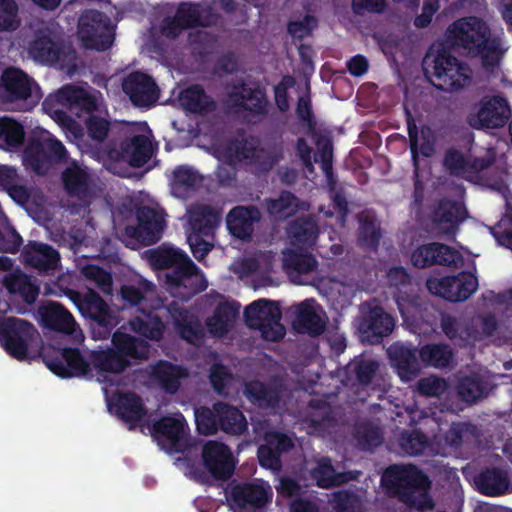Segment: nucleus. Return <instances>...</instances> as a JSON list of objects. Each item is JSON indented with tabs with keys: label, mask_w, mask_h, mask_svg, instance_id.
I'll use <instances>...</instances> for the list:
<instances>
[{
	"label": "nucleus",
	"mask_w": 512,
	"mask_h": 512,
	"mask_svg": "<svg viewBox=\"0 0 512 512\" xmlns=\"http://www.w3.org/2000/svg\"><path fill=\"white\" fill-rule=\"evenodd\" d=\"M471 435V427L467 424H457L447 432L444 441L439 439L437 443L429 446V449L437 454L448 455L451 450L458 447L463 441H467Z\"/></svg>",
	"instance_id": "nucleus-45"
},
{
	"label": "nucleus",
	"mask_w": 512,
	"mask_h": 512,
	"mask_svg": "<svg viewBox=\"0 0 512 512\" xmlns=\"http://www.w3.org/2000/svg\"><path fill=\"white\" fill-rule=\"evenodd\" d=\"M190 224L194 232L188 234L187 241L195 258L202 260L213 247V232L215 230V217L210 215L201 228L197 226L195 216H190Z\"/></svg>",
	"instance_id": "nucleus-33"
},
{
	"label": "nucleus",
	"mask_w": 512,
	"mask_h": 512,
	"mask_svg": "<svg viewBox=\"0 0 512 512\" xmlns=\"http://www.w3.org/2000/svg\"><path fill=\"white\" fill-rule=\"evenodd\" d=\"M404 453L416 455L428 448L425 437L419 432L404 435L400 443Z\"/></svg>",
	"instance_id": "nucleus-63"
},
{
	"label": "nucleus",
	"mask_w": 512,
	"mask_h": 512,
	"mask_svg": "<svg viewBox=\"0 0 512 512\" xmlns=\"http://www.w3.org/2000/svg\"><path fill=\"white\" fill-rule=\"evenodd\" d=\"M153 291V285L145 280L139 281V287L125 285L121 289V297L131 306L141 305L138 315L130 321L131 329L139 335L151 339L159 340L163 335V324L159 318L163 316L164 310L157 309V312H146L143 309L144 303Z\"/></svg>",
	"instance_id": "nucleus-7"
},
{
	"label": "nucleus",
	"mask_w": 512,
	"mask_h": 512,
	"mask_svg": "<svg viewBox=\"0 0 512 512\" xmlns=\"http://www.w3.org/2000/svg\"><path fill=\"white\" fill-rule=\"evenodd\" d=\"M311 475L316 484L322 488H328L345 481V476L337 474L327 459L318 460L316 466L311 469Z\"/></svg>",
	"instance_id": "nucleus-55"
},
{
	"label": "nucleus",
	"mask_w": 512,
	"mask_h": 512,
	"mask_svg": "<svg viewBox=\"0 0 512 512\" xmlns=\"http://www.w3.org/2000/svg\"><path fill=\"white\" fill-rule=\"evenodd\" d=\"M78 36L87 48L106 50L113 43V26L101 13L86 11L79 19Z\"/></svg>",
	"instance_id": "nucleus-17"
},
{
	"label": "nucleus",
	"mask_w": 512,
	"mask_h": 512,
	"mask_svg": "<svg viewBox=\"0 0 512 512\" xmlns=\"http://www.w3.org/2000/svg\"><path fill=\"white\" fill-rule=\"evenodd\" d=\"M306 204H299V201L288 192H284L278 199L271 200L267 209L270 215L276 219L286 218L294 214L298 209H306Z\"/></svg>",
	"instance_id": "nucleus-54"
},
{
	"label": "nucleus",
	"mask_w": 512,
	"mask_h": 512,
	"mask_svg": "<svg viewBox=\"0 0 512 512\" xmlns=\"http://www.w3.org/2000/svg\"><path fill=\"white\" fill-rule=\"evenodd\" d=\"M201 182L199 174L190 167L181 166L173 171L171 190L174 196L184 198L190 189Z\"/></svg>",
	"instance_id": "nucleus-46"
},
{
	"label": "nucleus",
	"mask_w": 512,
	"mask_h": 512,
	"mask_svg": "<svg viewBox=\"0 0 512 512\" xmlns=\"http://www.w3.org/2000/svg\"><path fill=\"white\" fill-rule=\"evenodd\" d=\"M273 496L270 485L263 480L236 485L230 493L233 512H263Z\"/></svg>",
	"instance_id": "nucleus-16"
},
{
	"label": "nucleus",
	"mask_w": 512,
	"mask_h": 512,
	"mask_svg": "<svg viewBox=\"0 0 512 512\" xmlns=\"http://www.w3.org/2000/svg\"><path fill=\"white\" fill-rule=\"evenodd\" d=\"M24 139L23 127L16 121L0 118V148L9 150L18 147Z\"/></svg>",
	"instance_id": "nucleus-52"
},
{
	"label": "nucleus",
	"mask_w": 512,
	"mask_h": 512,
	"mask_svg": "<svg viewBox=\"0 0 512 512\" xmlns=\"http://www.w3.org/2000/svg\"><path fill=\"white\" fill-rule=\"evenodd\" d=\"M28 53L37 62L58 64L61 68L69 66L75 58L71 48L61 42L60 36L51 27L39 31L30 43Z\"/></svg>",
	"instance_id": "nucleus-13"
},
{
	"label": "nucleus",
	"mask_w": 512,
	"mask_h": 512,
	"mask_svg": "<svg viewBox=\"0 0 512 512\" xmlns=\"http://www.w3.org/2000/svg\"><path fill=\"white\" fill-rule=\"evenodd\" d=\"M408 134L410 138V149L415 170L418 169L419 156L430 157L434 154V133L428 127H422L420 132L415 124L408 121Z\"/></svg>",
	"instance_id": "nucleus-39"
},
{
	"label": "nucleus",
	"mask_w": 512,
	"mask_h": 512,
	"mask_svg": "<svg viewBox=\"0 0 512 512\" xmlns=\"http://www.w3.org/2000/svg\"><path fill=\"white\" fill-rule=\"evenodd\" d=\"M24 261L39 270L54 269L59 261L58 253L46 244L30 243L22 253Z\"/></svg>",
	"instance_id": "nucleus-41"
},
{
	"label": "nucleus",
	"mask_w": 512,
	"mask_h": 512,
	"mask_svg": "<svg viewBox=\"0 0 512 512\" xmlns=\"http://www.w3.org/2000/svg\"><path fill=\"white\" fill-rule=\"evenodd\" d=\"M110 411L115 412L126 421H138L144 415L143 405L134 394H121L116 398L109 395V389L103 388Z\"/></svg>",
	"instance_id": "nucleus-38"
},
{
	"label": "nucleus",
	"mask_w": 512,
	"mask_h": 512,
	"mask_svg": "<svg viewBox=\"0 0 512 512\" xmlns=\"http://www.w3.org/2000/svg\"><path fill=\"white\" fill-rule=\"evenodd\" d=\"M63 181L70 194L84 196L88 190L89 174L86 169L73 162L63 172Z\"/></svg>",
	"instance_id": "nucleus-47"
},
{
	"label": "nucleus",
	"mask_w": 512,
	"mask_h": 512,
	"mask_svg": "<svg viewBox=\"0 0 512 512\" xmlns=\"http://www.w3.org/2000/svg\"><path fill=\"white\" fill-rule=\"evenodd\" d=\"M446 382L436 377L423 378L418 383L419 391L428 396H439L446 390Z\"/></svg>",
	"instance_id": "nucleus-64"
},
{
	"label": "nucleus",
	"mask_w": 512,
	"mask_h": 512,
	"mask_svg": "<svg viewBox=\"0 0 512 512\" xmlns=\"http://www.w3.org/2000/svg\"><path fill=\"white\" fill-rule=\"evenodd\" d=\"M448 38L452 44L462 47L469 54L479 56L483 66L494 74L505 51L499 36L490 33L487 24L477 17L462 18L448 29Z\"/></svg>",
	"instance_id": "nucleus-3"
},
{
	"label": "nucleus",
	"mask_w": 512,
	"mask_h": 512,
	"mask_svg": "<svg viewBox=\"0 0 512 512\" xmlns=\"http://www.w3.org/2000/svg\"><path fill=\"white\" fill-rule=\"evenodd\" d=\"M481 492L487 495H499L508 488L506 474L501 471L491 470L483 473L478 479Z\"/></svg>",
	"instance_id": "nucleus-56"
},
{
	"label": "nucleus",
	"mask_w": 512,
	"mask_h": 512,
	"mask_svg": "<svg viewBox=\"0 0 512 512\" xmlns=\"http://www.w3.org/2000/svg\"><path fill=\"white\" fill-rule=\"evenodd\" d=\"M123 90L137 106H149L157 101L158 89L146 74H130L123 82Z\"/></svg>",
	"instance_id": "nucleus-28"
},
{
	"label": "nucleus",
	"mask_w": 512,
	"mask_h": 512,
	"mask_svg": "<svg viewBox=\"0 0 512 512\" xmlns=\"http://www.w3.org/2000/svg\"><path fill=\"white\" fill-rule=\"evenodd\" d=\"M228 103L232 107L245 110L262 112L266 107V98L262 90L248 86L235 88L230 94Z\"/></svg>",
	"instance_id": "nucleus-43"
},
{
	"label": "nucleus",
	"mask_w": 512,
	"mask_h": 512,
	"mask_svg": "<svg viewBox=\"0 0 512 512\" xmlns=\"http://www.w3.org/2000/svg\"><path fill=\"white\" fill-rule=\"evenodd\" d=\"M216 156L222 162L217 171V176L221 182H227L231 179L236 162L244 159L259 160L264 157L262 150H254L252 143L248 141L235 143L229 147L218 148Z\"/></svg>",
	"instance_id": "nucleus-24"
},
{
	"label": "nucleus",
	"mask_w": 512,
	"mask_h": 512,
	"mask_svg": "<svg viewBox=\"0 0 512 512\" xmlns=\"http://www.w3.org/2000/svg\"><path fill=\"white\" fill-rule=\"evenodd\" d=\"M317 228L311 220H297L288 230L290 247L283 252V266L290 275L292 281L297 284H305L301 275L312 272L317 262L305 251L316 240Z\"/></svg>",
	"instance_id": "nucleus-4"
},
{
	"label": "nucleus",
	"mask_w": 512,
	"mask_h": 512,
	"mask_svg": "<svg viewBox=\"0 0 512 512\" xmlns=\"http://www.w3.org/2000/svg\"><path fill=\"white\" fill-rule=\"evenodd\" d=\"M238 315L239 305L222 302L217 306L213 315L207 319V328L214 336H223L233 327Z\"/></svg>",
	"instance_id": "nucleus-40"
},
{
	"label": "nucleus",
	"mask_w": 512,
	"mask_h": 512,
	"mask_svg": "<svg viewBox=\"0 0 512 512\" xmlns=\"http://www.w3.org/2000/svg\"><path fill=\"white\" fill-rule=\"evenodd\" d=\"M259 219V211L255 208L236 207L227 216V227L233 236L247 239L251 236L254 224Z\"/></svg>",
	"instance_id": "nucleus-37"
},
{
	"label": "nucleus",
	"mask_w": 512,
	"mask_h": 512,
	"mask_svg": "<svg viewBox=\"0 0 512 512\" xmlns=\"http://www.w3.org/2000/svg\"><path fill=\"white\" fill-rule=\"evenodd\" d=\"M192 215L196 217L197 226H199L200 228H201V226H203L205 224L206 218L210 215H213L215 217V228L219 224V219H220L219 213L212 207L204 205V204H197V205L191 206L187 210V213L184 217L185 231H186L187 235L194 232V229H192L190 221H189L190 216H192Z\"/></svg>",
	"instance_id": "nucleus-59"
},
{
	"label": "nucleus",
	"mask_w": 512,
	"mask_h": 512,
	"mask_svg": "<svg viewBox=\"0 0 512 512\" xmlns=\"http://www.w3.org/2000/svg\"><path fill=\"white\" fill-rule=\"evenodd\" d=\"M145 257L149 264L155 269L174 268L172 274L166 275V280H168V276H176L177 272L183 267L191 268V260L184 252L178 248L167 245L146 251ZM166 284L168 285V281H166Z\"/></svg>",
	"instance_id": "nucleus-30"
},
{
	"label": "nucleus",
	"mask_w": 512,
	"mask_h": 512,
	"mask_svg": "<svg viewBox=\"0 0 512 512\" xmlns=\"http://www.w3.org/2000/svg\"><path fill=\"white\" fill-rule=\"evenodd\" d=\"M168 312L171 314L177 333L190 343H197L202 336L199 323L193 314L174 304Z\"/></svg>",
	"instance_id": "nucleus-42"
},
{
	"label": "nucleus",
	"mask_w": 512,
	"mask_h": 512,
	"mask_svg": "<svg viewBox=\"0 0 512 512\" xmlns=\"http://www.w3.org/2000/svg\"><path fill=\"white\" fill-rule=\"evenodd\" d=\"M43 324L53 330L71 335L76 342H82L84 335L73 316L62 305L52 302L39 310Z\"/></svg>",
	"instance_id": "nucleus-25"
},
{
	"label": "nucleus",
	"mask_w": 512,
	"mask_h": 512,
	"mask_svg": "<svg viewBox=\"0 0 512 512\" xmlns=\"http://www.w3.org/2000/svg\"><path fill=\"white\" fill-rule=\"evenodd\" d=\"M207 286L204 275L191 262V268L183 267L176 276H168V289L178 298H186L203 291Z\"/></svg>",
	"instance_id": "nucleus-27"
},
{
	"label": "nucleus",
	"mask_w": 512,
	"mask_h": 512,
	"mask_svg": "<svg viewBox=\"0 0 512 512\" xmlns=\"http://www.w3.org/2000/svg\"><path fill=\"white\" fill-rule=\"evenodd\" d=\"M423 364L435 367L446 366L451 360V351L446 346L431 345L425 346L419 352Z\"/></svg>",
	"instance_id": "nucleus-58"
},
{
	"label": "nucleus",
	"mask_w": 512,
	"mask_h": 512,
	"mask_svg": "<svg viewBox=\"0 0 512 512\" xmlns=\"http://www.w3.org/2000/svg\"><path fill=\"white\" fill-rule=\"evenodd\" d=\"M382 484L388 490L397 493L402 500L419 510L433 507L428 495L429 481L413 466H393L385 471Z\"/></svg>",
	"instance_id": "nucleus-5"
},
{
	"label": "nucleus",
	"mask_w": 512,
	"mask_h": 512,
	"mask_svg": "<svg viewBox=\"0 0 512 512\" xmlns=\"http://www.w3.org/2000/svg\"><path fill=\"white\" fill-rule=\"evenodd\" d=\"M0 87L9 100L27 101V106L35 105L42 97L39 86L21 70L10 68L3 72Z\"/></svg>",
	"instance_id": "nucleus-22"
},
{
	"label": "nucleus",
	"mask_w": 512,
	"mask_h": 512,
	"mask_svg": "<svg viewBox=\"0 0 512 512\" xmlns=\"http://www.w3.org/2000/svg\"><path fill=\"white\" fill-rule=\"evenodd\" d=\"M195 421L198 431L205 435L216 432L218 427L227 433L240 434L247 425L240 411L221 403L214 405L213 409H196Z\"/></svg>",
	"instance_id": "nucleus-11"
},
{
	"label": "nucleus",
	"mask_w": 512,
	"mask_h": 512,
	"mask_svg": "<svg viewBox=\"0 0 512 512\" xmlns=\"http://www.w3.org/2000/svg\"><path fill=\"white\" fill-rule=\"evenodd\" d=\"M127 139L121 150L111 151L108 169L120 176H128V166L141 167L152 156L151 133L146 123H134L126 128Z\"/></svg>",
	"instance_id": "nucleus-6"
},
{
	"label": "nucleus",
	"mask_w": 512,
	"mask_h": 512,
	"mask_svg": "<svg viewBox=\"0 0 512 512\" xmlns=\"http://www.w3.org/2000/svg\"><path fill=\"white\" fill-rule=\"evenodd\" d=\"M66 159V149L50 132L40 130L24 153V164L38 174H45L55 161Z\"/></svg>",
	"instance_id": "nucleus-10"
},
{
	"label": "nucleus",
	"mask_w": 512,
	"mask_h": 512,
	"mask_svg": "<svg viewBox=\"0 0 512 512\" xmlns=\"http://www.w3.org/2000/svg\"><path fill=\"white\" fill-rule=\"evenodd\" d=\"M0 182L6 187L8 195L18 204H25L29 197L30 192L28 189L19 184L18 175L16 170L9 167L0 168Z\"/></svg>",
	"instance_id": "nucleus-49"
},
{
	"label": "nucleus",
	"mask_w": 512,
	"mask_h": 512,
	"mask_svg": "<svg viewBox=\"0 0 512 512\" xmlns=\"http://www.w3.org/2000/svg\"><path fill=\"white\" fill-rule=\"evenodd\" d=\"M465 217V209L460 203L444 202L436 212V221L444 232L452 230Z\"/></svg>",
	"instance_id": "nucleus-53"
},
{
	"label": "nucleus",
	"mask_w": 512,
	"mask_h": 512,
	"mask_svg": "<svg viewBox=\"0 0 512 512\" xmlns=\"http://www.w3.org/2000/svg\"><path fill=\"white\" fill-rule=\"evenodd\" d=\"M65 295L75 304L82 315L91 318L99 326L111 329L117 325V317L95 292L89 290L82 295L77 291L67 290Z\"/></svg>",
	"instance_id": "nucleus-21"
},
{
	"label": "nucleus",
	"mask_w": 512,
	"mask_h": 512,
	"mask_svg": "<svg viewBox=\"0 0 512 512\" xmlns=\"http://www.w3.org/2000/svg\"><path fill=\"white\" fill-rule=\"evenodd\" d=\"M188 426L180 413L165 416L154 423L152 435L167 453L180 452L186 447Z\"/></svg>",
	"instance_id": "nucleus-20"
},
{
	"label": "nucleus",
	"mask_w": 512,
	"mask_h": 512,
	"mask_svg": "<svg viewBox=\"0 0 512 512\" xmlns=\"http://www.w3.org/2000/svg\"><path fill=\"white\" fill-rule=\"evenodd\" d=\"M510 114V108L505 98L499 95H487L474 106L468 116V122L477 129L499 128L504 126Z\"/></svg>",
	"instance_id": "nucleus-18"
},
{
	"label": "nucleus",
	"mask_w": 512,
	"mask_h": 512,
	"mask_svg": "<svg viewBox=\"0 0 512 512\" xmlns=\"http://www.w3.org/2000/svg\"><path fill=\"white\" fill-rule=\"evenodd\" d=\"M280 319L279 307L268 300L255 301L245 310L247 326L259 330L262 337L268 341H277L284 336L285 329Z\"/></svg>",
	"instance_id": "nucleus-14"
},
{
	"label": "nucleus",
	"mask_w": 512,
	"mask_h": 512,
	"mask_svg": "<svg viewBox=\"0 0 512 512\" xmlns=\"http://www.w3.org/2000/svg\"><path fill=\"white\" fill-rule=\"evenodd\" d=\"M424 70L434 86L446 91H456L471 80L470 69L447 54L430 51L424 58Z\"/></svg>",
	"instance_id": "nucleus-8"
},
{
	"label": "nucleus",
	"mask_w": 512,
	"mask_h": 512,
	"mask_svg": "<svg viewBox=\"0 0 512 512\" xmlns=\"http://www.w3.org/2000/svg\"><path fill=\"white\" fill-rule=\"evenodd\" d=\"M326 314L314 300L308 299L296 306V327L311 334L321 333L326 325Z\"/></svg>",
	"instance_id": "nucleus-32"
},
{
	"label": "nucleus",
	"mask_w": 512,
	"mask_h": 512,
	"mask_svg": "<svg viewBox=\"0 0 512 512\" xmlns=\"http://www.w3.org/2000/svg\"><path fill=\"white\" fill-rule=\"evenodd\" d=\"M394 321L382 308L374 307L358 325L360 338L364 342L375 343L379 338L391 333Z\"/></svg>",
	"instance_id": "nucleus-29"
},
{
	"label": "nucleus",
	"mask_w": 512,
	"mask_h": 512,
	"mask_svg": "<svg viewBox=\"0 0 512 512\" xmlns=\"http://www.w3.org/2000/svg\"><path fill=\"white\" fill-rule=\"evenodd\" d=\"M266 444L261 445L258 450L259 462L263 467L278 470L280 461L278 453L287 450L292 446L291 439L278 432H270L265 437Z\"/></svg>",
	"instance_id": "nucleus-35"
},
{
	"label": "nucleus",
	"mask_w": 512,
	"mask_h": 512,
	"mask_svg": "<svg viewBox=\"0 0 512 512\" xmlns=\"http://www.w3.org/2000/svg\"><path fill=\"white\" fill-rule=\"evenodd\" d=\"M494 159L492 149H488L483 155L474 154L469 158L456 149H449L444 155L443 166L452 175L471 182H479L482 178L481 173L490 167Z\"/></svg>",
	"instance_id": "nucleus-15"
},
{
	"label": "nucleus",
	"mask_w": 512,
	"mask_h": 512,
	"mask_svg": "<svg viewBox=\"0 0 512 512\" xmlns=\"http://www.w3.org/2000/svg\"><path fill=\"white\" fill-rule=\"evenodd\" d=\"M138 225L125 229L124 237L128 246L135 248L137 244L150 245L157 242L165 227V214L159 205L151 202L139 208Z\"/></svg>",
	"instance_id": "nucleus-12"
},
{
	"label": "nucleus",
	"mask_w": 512,
	"mask_h": 512,
	"mask_svg": "<svg viewBox=\"0 0 512 512\" xmlns=\"http://www.w3.org/2000/svg\"><path fill=\"white\" fill-rule=\"evenodd\" d=\"M187 375V371L182 367L167 362H160L151 368L153 380L171 393L178 389L181 381Z\"/></svg>",
	"instance_id": "nucleus-44"
},
{
	"label": "nucleus",
	"mask_w": 512,
	"mask_h": 512,
	"mask_svg": "<svg viewBox=\"0 0 512 512\" xmlns=\"http://www.w3.org/2000/svg\"><path fill=\"white\" fill-rule=\"evenodd\" d=\"M477 287V278L467 272L441 278L430 277L427 280V288L432 294L452 302L466 300L477 290Z\"/></svg>",
	"instance_id": "nucleus-19"
},
{
	"label": "nucleus",
	"mask_w": 512,
	"mask_h": 512,
	"mask_svg": "<svg viewBox=\"0 0 512 512\" xmlns=\"http://www.w3.org/2000/svg\"><path fill=\"white\" fill-rule=\"evenodd\" d=\"M266 444L261 445L258 450L259 462L263 467L278 470L280 461L278 453L287 450L292 446L291 439L278 432H270L265 437Z\"/></svg>",
	"instance_id": "nucleus-36"
},
{
	"label": "nucleus",
	"mask_w": 512,
	"mask_h": 512,
	"mask_svg": "<svg viewBox=\"0 0 512 512\" xmlns=\"http://www.w3.org/2000/svg\"><path fill=\"white\" fill-rule=\"evenodd\" d=\"M42 106L50 117L62 125L67 137L77 144L83 136L82 129L73 120L67 118L58 106L67 107L76 114L79 111L87 114L86 127L88 135L93 140L102 141L108 133V121L96 115L101 113L103 108V99L99 92L68 85L62 87L56 94L49 95Z\"/></svg>",
	"instance_id": "nucleus-2"
},
{
	"label": "nucleus",
	"mask_w": 512,
	"mask_h": 512,
	"mask_svg": "<svg viewBox=\"0 0 512 512\" xmlns=\"http://www.w3.org/2000/svg\"><path fill=\"white\" fill-rule=\"evenodd\" d=\"M390 359L402 381H410L417 376L421 363L416 358V350L395 344L388 350Z\"/></svg>",
	"instance_id": "nucleus-34"
},
{
	"label": "nucleus",
	"mask_w": 512,
	"mask_h": 512,
	"mask_svg": "<svg viewBox=\"0 0 512 512\" xmlns=\"http://www.w3.org/2000/svg\"><path fill=\"white\" fill-rule=\"evenodd\" d=\"M147 355L148 345L144 341L117 331L112 338V347L91 351L88 359L76 349H64L56 357L45 355L44 361L49 370L60 377L84 376L114 385L131 359H142Z\"/></svg>",
	"instance_id": "nucleus-1"
},
{
	"label": "nucleus",
	"mask_w": 512,
	"mask_h": 512,
	"mask_svg": "<svg viewBox=\"0 0 512 512\" xmlns=\"http://www.w3.org/2000/svg\"><path fill=\"white\" fill-rule=\"evenodd\" d=\"M211 20V11L207 7L192 3H182L175 14L172 27H165L164 33L168 36L176 35V30L185 29L197 25H209Z\"/></svg>",
	"instance_id": "nucleus-31"
},
{
	"label": "nucleus",
	"mask_w": 512,
	"mask_h": 512,
	"mask_svg": "<svg viewBox=\"0 0 512 512\" xmlns=\"http://www.w3.org/2000/svg\"><path fill=\"white\" fill-rule=\"evenodd\" d=\"M415 267L425 268L433 264L460 267L464 264L462 253L440 243H428L417 247L411 254Z\"/></svg>",
	"instance_id": "nucleus-23"
},
{
	"label": "nucleus",
	"mask_w": 512,
	"mask_h": 512,
	"mask_svg": "<svg viewBox=\"0 0 512 512\" xmlns=\"http://www.w3.org/2000/svg\"><path fill=\"white\" fill-rule=\"evenodd\" d=\"M180 105L191 112H202L212 105L209 97L198 86H190L179 94Z\"/></svg>",
	"instance_id": "nucleus-51"
},
{
	"label": "nucleus",
	"mask_w": 512,
	"mask_h": 512,
	"mask_svg": "<svg viewBox=\"0 0 512 512\" xmlns=\"http://www.w3.org/2000/svg\"><path fill=\"white\" fill-rule=\"evenodd\" d=\"M17 7L13 0H0V30H13L18 27Z\"/></svg>",
	"instance_id": "nucleus-61"
},
{
	"label": "nucleus",
	"mask_w": 512,
	"mask_h": 512,
	"mask_svg": "<svg viewBox=\"0 0 512 512\" xmlns=\"http://www.w3.org/2000/svg\"><path fill=\"white\" fill-rule=\"evenodd\" d=\"M485 393L484 386L480 383L478 378H465L459 385V394L467 402H473Z\"/></svg>",
	"instance_id": "nucleus-62"
},
{
	"label": "nucleus",
	"mask_w": 512,
	"mask_h": 512,
	"mask_svg": "<svg viewBox=\"0 0 512 512\" xmlns=\"http://www.w3.org/2000/svg\"><path fill=\"white\" fill-rule=\"evenodd\" d=\"M38 338L36 329L19 318L0 320V344L13 358L28 360Z\"/></svg>",
	"instance_id": "nucleus-9"
},
{
	"label": "nucleus",
	"mask_w": 512,
	"mask_h": 512,
	"mask_svg": "<svg viewBox=\"0 0 512 512\" xmlns=\"http://www.w3.org/2000/svg\"><path fill=\"white\" fill-rule=\"evenodd\" d=\"M205 467L216 478H227L234 470V459L230 450L222 443L210 441L203 447Z\"/></svg>",
	"instance_id": "nucleus-26"
},
{
	"label": "nucleus",
	"mask_w": 512,
	"mask_h": 512,
	"mask_svg": "<svg viewBox=\"0 0 512 512\" xmlns=\"http://www.w3.org/2000/svg\"><path fill=\"white\" fill-rule=\"evenodd\" d=\"M4 284L7 290L12 293H18L26 302H33L39 292L38 286L30 281V279L15 271L7 275L4 279Z\"/></svg>",
	"instance_id": "nucleus-48"
},
{
	"label": "nucleus",
	"mask_w": 512,
	"mask_h": 512,
	"mask_svg": "<svg viewBox=\"0 0 512 512\" xmlns=\"http://www.w3.org/2000/svg\"><path fill=\"white\" fill-rule=\"evenodd\" d=\"M245 395L250 401L259 406H273L278 398V392L276 390H268L258 381L246 384Z\"/></svg>",
	"instance_id": "nucleus-57"
},
{
	"label": "nucleus",
	"mask_w": 512,
	"mask_h": 512,
	"mask_svg": "<svg viewBox=\"0 0 512 512\" xmlns=\"http://www.w3.org/2000/svg\"><path fill=\"white\" fill-rule=\"evenodd\" d=\"M81 274L94 283L104 293H110L112 288L111 276L99 267L88 264L80 267Z\"/></svg>",
	"instance_id": "nucleus-60"
},
{
	"label": "nucleus",
	"mask_w": 512,
	"mask_h": 512,
	"mask_svg": "<svg viewBox=\"0 0 512 512\" xmlns=\"http://www.w3.org/2000/svg\"><path fill=\"white\" fill-rule=\"evenodd\" d=\"M273 255L271 253H261L254 257H247L233 264V270L241 277L251 273H267L272 268Z\"/></svg>",
	"instance_id": "nucleus-50"
}]
</instances>
